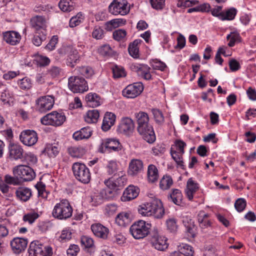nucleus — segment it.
Instances as JSON below:
<instances>
[{"label": "nucleus", "mask_w": 256, "mask_h": 256, "mask_svg": "<svg viewBox=\"0 0 256 256\" xmlns=\"http://www.w3.org/2000/svg\"><path fill=\"white\" fill-rule=\"evenodd\" d=\"M186 142L180 140L175 141L174 144L171 147L170 154L177 164L178 168L182 170L185 169V166L183 162V154L184 153V148L186 146Z\"/></svg>", "instance_id": "4"}, {"label": "nucleus", "mask_w": 256, "mask_h": 256, "mask_svg": "<svg viewBox=\"0 0 256 256\" xmlns=\"http://www.w3.org/2000/svg\"><path fill=\"white\" fill-rule=\"evenodd\" d=\"M92 36L96 40H100L104 36V30L99 26H96L92 32Z\"/></svg>", "instance_id": "61"}, {"label": "nucleus", "mask_w": 256, "mask_h": 256, "mask_svg": "<svg viewBox=\"0 0 256 256\" xmlns=\"http://www.w3.org/2000/svg\"><path fill=\"white\" fill-rule=\"evenodd\" d=\"M68 154L72 158H80L84 154V149L82 147L70 146L68 148Z\"/></svg>", "instance_id": "42"}, {"label": "nucleus", "mask_w": 256, "mask_h": 256, "mask_svg": "<svg viewBox=\"0 0 256 256\" xmlns=\"http://www.w3.org/2000/svg\"><path fill=\"white\" fill-rule=\"evenodd\" d=\"M198 184L193 180L192 178H190L186 184V193L188 198L192 200L194 198V194L198 189Z\"/></svg>", "instance_id": "31"}, {"label": "nucleus", "mask_w": 256, "mask_h": 256, "mask_svg": "<svg viewBox=\"0 0 256 256\" xmlns=\"http://www.w3.org/2000/svg\"><path fill=\"white\" fill-rule=\"evenodd\" d=\"M15 194L17 200L22 202H28L32 196V190L24 186L17 188Z\"/></svg>", "instance_id": "25"}, {"label": "nucleus", "mask_w": 256, "mask_h": 256, "mask_svg": "<svg viewBox=\"0 0 256 256\" xmlns=\"http://www.w3.org/2000/svg\"><path fill=\"white\" fill-rule=\"evenodd\" d=\"M208 214L205 213L204 211H201L198 215V220L200 226L202 228H206L210 226V220H208Z\"/></svg>", "instance_id": "39"}, {"label": "nucleus", "mask_w": 256, "mask_h": 256, "mask_svg": "<svg viewBox=\"0 0 256 256\" xmlns=\"http://www.w3.org/2000/svg\"><path fill=\"white\" fill-rule=\"evenodd\" d=\"M126 32L123 29H118L113 32L112 36L114 40L116 41L122 40L126 36Z\"/></svg>", "instance_id": "59"}, {"label": "nucleus", "mask_w": 256, "mask_h": 256, "mask_svg": "<svg viewBox=\"0 0 256 256\" xmlns=\"http://www.w3.org/2000/svg\"><path fill=\"white\" fill-rule=\"evenodd\" d=\"M116 116L111 112H106L104 117L102 129L104 132H107L114 124Z\"/></svg>", "instance_id": "29"}, {"label": "nucleus", "mask_w": 256, "mask_h": 256, "mask_svg": "<svg viewBox=\"0 0 256 256\" xmlns=\"http://www.w3.org/2000/svg\"><path fill=\"white\" fill-rule=\"evenodd\" d=\"M34 60L36 62L37 64L40 66H46L50 64V62L48 57L39 54H37L35 56Z\"/></svg>", "instance_id": "51"}, {"label": "nucleus", "mask_w": 256, "mask_h": 256, "mask_svg": "<svg viewBox=\"0 0 256 256\" xmlns=\"http://www.w3.org/2000/svg\"><path fill=\"white\" fill-rule=\"evenodd\" d=\"M99 53L104 56H110L112 54V49L108 44H104L98 49Z\"/></svg>", "instance_id": "64"}, {"label": "nucleus", "mask_w": 256, "mask_h": 256, "mask_svg": "<svg viewBox=\"0 0 256 256\" xmlns=\"http://www.w3.org/2000/svg\"><path fill=\"white\" fill-rule=\"evenodd\" d=\"M30 24L34 32H46L45 18L42 16H36L30 20Z\"/></svg>", "instance_id": "21"}, {"label": "nucleus", "mask_w": 256, "mask_h": 256, "mask_svg": "<svg viewBox=\"0 0 256 256\" xmlns=\"http://www.w3.org/2000/svg\"><path fill=\"white\" fill-rule=\"evenodd\" d=\"M148 178L149 182H154L158 180V170L154 164H150L148 168Z\"/></svg>", "instance_id": "36"}, {"label": "nucleus", "mask_w": 256, "mask_h": 256, "mask_svg": "<svg viewBox=\"0 0 256 256\" xmlns=\"http://www.w3.org/2000/svg\"><path fill=\"white\" fill-rule=\"evenodd\" d=\"M22 162L26 163L29 166L36 164L38 162V159L36 155L34 154L28 152L24 154Z\"/></svg>", "instance_id": "46"}, {"label": "nucleus", "mask_w": 256, "mask_h": 256, "mask_svg": "<svg viewBox=\"0 0 256 256\" xmlns=\"http://www.w3.org/2000/svg\"><path fill=\"white\" fill-rule=\"evenodd\" d=\"M106 170L108 174L115 176L118 170L117 162L115 160L108 161L106 166Z\"/></svg>", "instance_id": "47"}, {"label": "nucleus", "mask_w": 256, "mask_h": 256, "mask_svg": "<svg viewBox=\"0 0 256 256\" xmlns=\"http://www.w3.org/2000/svg\"><path fill=\"white\" fill-rule=\"evenodd\" d=\"M142 42L140 39L135 40L133 42L130 44L128 50L130 54L134 58L139 57V48L138 46Z\"/></svg>", "instance_id": "35"}, {"label": "nucleus", "mask_w": 256, "mask_h": 256, "mask_svg": "<svg viewBox=\"0 0 256 256\" xmlns=\"http://www.w3.org/2000/svg\"><path fill=\"white\" fill-rule=\"evenodd\" d=\"M60 146L58 142L48 144L46 145L42 152L50 158L56 157L60 152Z\"/></svg>", "instance_id": "30"}, {"label": "nucleus", "mask_w": 256, "mask_h": 256, "mask_svg": "<svg viewBox=\"0 0 256 256\" xmlns=\"http://www.w3.org/2000/svg\"><path fill=\"white\" fill-rule=\"evenodd\" d=\"M20 142L28 146H32L36 144L38 140L37 132L32 130H24L21 132L20 136Z\"/></svg>", "instance_id": "14"}, {"label": "nucleus", "mask_w": 256, "mask_h": 256, "mask_svg": "<svg viewBox=\"0 0 256 256\" xmlns=\"http://www.w3.org/2000/svg\"><path fill=\"white\" fill-rule=\"evenodd\" d=\"M37 110L40 112H46L51 110L54 104V97L52 96H42L36 100Z\"/></svg>", "instance_id": "17"}, {"label": "nucleus", "mask_w": 256, "mask_h": 256, "mask_svg": "<svg viewBox=\"0 0 256 256\" xmlns=\"http://www.w3.org/2000/svg\"><path fill=\"white\" fill-rule=\"evenodd\" d=\"M36 188L38 191V196L44 198H46L48 194L46 190V185L41 182H40L36 185Z\"/></svg>", "instance_id": "55"}, {"label": "nucleus", "mask_w": 256, "mask_h": 256, "mask_svg": "<svg viewBox=\"0 0 256 256\" xmlns=\"http://www.w3.org/2000/svg\"><path fill=\"white\" fill-rule=\"evenodd\" d=\"M139 188L134 186H129L124 191L122 196V200L130 201L136 198L138 195Z\"/></svg>", "instance_id": "26"}, {"label": "nucleus", "mask_w": 256, "mask_h": 256, "mask_svg": "<svg viewBox=\"0 0 256 256\" xmlns=\"http://www.w3.org/2000/svg\"><path fill=\"white\" fill-rule=\"evenodd\" d=\"M126 182L125 177L121 176H118L116 180L113 178L106 180L104 183L110 189L114 190L116 188L123 187L125 185Z\"/></svg>", "instance_id": "28"}, {"label": "nucleus", "mask_w": 256, "mask_h": 256, "mask_svg": "<svg viewBox=\"0 0 256 256\" xmlns=\"http://www.w3.org/2000/svg\"><path fill=\"white\" fill-rule=\"evenodd\" d=\"M14 176H18L20 183L24 182H30L36 177V173L34 170L29 166L20 164L12 168Z\"/></svg>", "instance_id": "8"}, {"label": "nucleus", "mask_w": 256, "mask_h": 256, "mask_svg": "<svg viewBox=\"0 0 256 256\" xmlns=\"http://www.w3.org/2000/svg\"><path fill=\"white\" fill-rule=\"evenodd\" d=\"M167 241L166 237L158 234H154L151 238L152 246L156 249L160 251H164L168 248V244Z\"/></svg>", "instance_id": "20"}, {"label": "nucleus", "mask_w": 256, "mask_h": 256, "mask_svg": "<svg viewBox=\"0 0 256 256\" xmlns=\"http://www.w3.org/2000/svg\"><path fill=\"white\" fill-rule=\"evenodd\" d=\"M72 170L74 178L82 183L87 184L91 178L89 168L80 162H74L72 166Z\"/></svg>", "instance_id": "6"}, {"label": "nucleus", "mask_w": 256, "mask_h": 256, "mask_svg": "<svg viewBox=\"0 0 256 256\" xmlns=\"http://www.w3.org/2000/svg\"><path fill=\"white\" fill-rule=\"evenodd\" d=\"M80 252V248L78 245L70 244L66 250L68 256H76Z\"/></svg>", "instance_id": "63"}, {"label": "nucleus", "mask_w": 256, "mask_h": 256, "mask_svg": "<svg viewBox=\"0 0 256 256\" xmlns=\"http://www.w3.org/2000/svg\"><path fill=\"white\" fill-rule=\"evenodd\" d=\"M108 10L113 15L124 16L129 12L130 8L126 0H114L108 6Z\"/></svg>", "instance_id": "13"}, {"label": "nucleus", "mask_w": 256, "mask_h": 256, "mask_svg": "<svg viewBox=\"0 0 256 256\" xmlns=\"http://www.w3.org/2000/svg\"><path fill=\"white\" fill-rule=\"evenodd\" d=\"M227 40H229L228 46L230 47H233L236 42H240L241 41V37L237 32H231L226 36Z\"/></svg>", "instance_id": "45"}, {"label": "nucleus", "mask_w": 256, "mask_h": 256, "mask_svg": "<svg viewBox=\"0 0 256 256\" xmlns=\"http://www.w3.org/2000/svg\"><path fill=\"white\" fill-rule=\"evenodd\" d=\"M143 168L144 164L142 160L132 159L129 163L128 173L132 176H136L142 171Z\"/></svg>", "instance_id": "24"}, {"label": "nucleus", "mask_w": 256, "mask_h": 256, "mask_svg": "<svg viewBox=\"0 0 256 256\" xmlns=\"http://www.w3.org/2000/svg\"><path fill=\"white\" fill-rule=\"evenodd\" d=\"M46 32H34L32 42L36 46H39L42 44V42L46 40Z\"/></svg>", "instance_id": "40"}, {"label": "nucleus", "mask_w": 256, "mask_h": 256, "mask_svg": "<svg viewBox=\"0 0 256 256\" xmlns=\"http://www.w3.org/2000/svg\"><path fill=\"white\" fill-rule=\"evenodd\" d=\"M85 99L87 106L92 108L97 107L102 103L100 96L96 93L90 92L87 94Z\"/></svg>", "instance_id": "33"}, {"label": "nucleus", "mask_w": 256, "mask_h": 256, "mask_svg": "<svg viewBox=\"0 0 256 256\" xmlns=\"http://www.w3.org/2000/svg\"><path fill=\"white\" fill-rule=\"evenodd\" d=\"M130 68L144 80H148L152 79L150 72V68L147 64L133 63L131 64Z\"/></svg>", "instance_id": "18"}, {"label": "nucleus", "mask_w": 256, "mask_h": 256, "mask_svg": "<svg viewBox=\"0 0 256 256\" xmlns=\"http://www.w3.org/2000/svg\"><path fill=\"white\" fill-rule=\"evenodd\" d=\"M246 202L244 198H238L234 203V208L239 212H242L246 208Z\"/></svg>", "instance_id": "58"}, {"label": "nucleus", "mask_w": 256, "mask_h": 256, "mask_svg": "<svg viewBox=\"0 0 256 256\" xmlns=\"http://www.w3.org/2000/svg\"><path fill=\"white\" fill-rule=\"evenodd\" d=\"M73 208L66 199H62L56 204L52 211V216L59 220H66L72 214Z\"/></svg>", "instance_id": "3"}, {"label": "nucleus", "mask_w": 256, "mask_h": 256, "mask_svg": "<svg viewBox=\"0 0 256 256\" xmlns=\"http://www.w3.org/2000/svg\"><path fill=\"white\" fill-rule=\"evenodd\" d=\"M112 72L114 78H123L126 76V71L122 66H116L112 68Z\"/></svg>", "instance_id": "56"}, {"label": "nucleus", "mask_w": 256, "mask_h": 256, "mask_svg": "<svg viewBox=\"0 0 256 256\" xmlns=\"http://www.w3.org/2000/svg\"><path fill=\"white\" fill-rule=\"evenodd\" d=\"M100 116V113L97 110H89L84 116L85 121L88 124L96 123Z\"/></svg>", "instance_id": "37"}, {"label": "nucleus", "mask_w": 256, "mask_h": 256, "mask_svg": "<svg viewBox=\"0 0 256 256\" xmlns=\"http://www.w3.org/2000/svg\"><path fill=\"white\" fill-rule=\"evenodd\" d=\"M180 252L186 256H192L194 253L193 248L186 244H181L178 246Z\"/></svg>", "instance_id": "44"}, {"label": "nucleus", "mask_w": 256, "mask_h": 256, "mask_svg": "<svg viewBox=\"0 0 256 256\" xmlns=\"http://www.w3.org/2000/svg\"><path fill=\"white\" fill-rule=\"evenodd\" d=\"M122 150V145L118 140L116 138L102 139L98 147V152L102 154L119 152Z\"/></svg>", "instance_id": "9"}, {"label": "nucleus", "mask_w": 256, "mask_h": 256, "mask_svg": "<svg viewBox=\"0 0 256 256\" xmlns=\"http://www.w3.org/2000/svg\"><path fill=\"white\" fill-rule=\"evenodd\" d=\"M152 112L156 122L159 125L163 124L164 122V118L162 112L158 108H152Z\"/></svg>", "instance_id": "49"}, {"label": "nucleus", "mask_w": 256, "mask_h": 256, "mask_svg": "<svg viewBox=\"0 0 256 256\" xmlns=\"http://www.w3.org/2000/svg\"><path fill=\"white\" fill-rule=\"evenodd\" d=\"M138 124L136 130L142 138L148 144L154 143L156 136L152 126L149 124V117L147 113L139 112L134 114Z\"/></svg>", "instance_id": "1"}, {"label": "nucleus", "mask_w": 256, "mask_h": 256, "mask_svg": "<svg viewBox=\"0 0 256 256\" xmlns=\"http://www.w3.org/2000/svg\"><path fill=\"white\" fill-rule=\"evenodd\" d=\"M18 85L20 88L24 90H28L32 86V82L30 78L25 77L22 79L20 80L18 82Z\"/></svg>", "instance_id": "57"}, {"label": "nucleus", "mask_w": 256, "mask_h": 256, "mask_svg": "<svg viewBox=\"0 0 256 256\" xmlns=\"http://www.w3.org/2000/svg\"><path fill=\"white\" fill-rule=\"evenodd\" d=\"M91 230L94 234L98 238H106L108 230L100 224H94L91 226Z\"/></svg>", "instance_id": "32"}, {"label": "nucleus", "mask_w": 256, "mask_h": 256, "mask_svg": "<svg viewBox=\"0 0 256 256\" xmlns=\"http://www.w3.org/2000/svg\"><path fill=\"white\" fill-rule=\"evenodd\" d=\"M150 228V224L143 220H138L130 226V232L135 239H141L148 234Z\"/></svg>", "instance_id": "5"}, {"label": "nucleus", "mask_w": 256, "mask_h": 256, "mask_svg": "<svg viewBox=\"0 0 256 256\" xmlns=\"http://www.w3.org/2000/svg\"><path fill=\"white\" fill-rule=\"evenodd\" d=\"M134 128V124L133 120L129 117H123L121 118L117 131L126 136H130L132 134Z\"/></svg>", "instance_id": "16"}, {"label": "nucleus", "mask_w": 256, "mask_h": 256, "mask_svg": "<svg viewBox=\"0 0 256 256\" xmlns=\"http://www.w3.org/2000/svg\"><path fill=\"white\" fill-rule=\"evenodd\" d=\"M58 53L62 56L67 55L66 64L71 68H74L79 62L80 55L76 50L72 46H63L60 48Z\"/></svg>", "instance_id": "12"}, {"label": "nucleus", "mask_w": 256, "mask_h": 256, "mask_svg": "<svg viewBox=\"0 0 256 256\" xmlns=\"http://www.w3.org/2000/svg\"><path fill=\"white\" fill-rule=\"evenodd\" d=\"M68 87L74 93H83L88 90L87 82L83 77L79 76L70 77Z\"/></svg>", "instance_id": "10"}, {"label": "nucleus", "mask_w": 256, "mask_h": 256, "mask_svg": "<svg viewBox=\"0 0 256 256\" xmlns=\"http://www.w3.org/2000/svg\"><path fill=\"white\" fill-rule=\"evenodd\" d=\"M132 215L130 212H122L118 214L116 218V222L121 226L128 225L132 220Z\"/></svg>", "instance_id": "27"}, {"label": "nucleus", "mask_w": 256, "mask_h": 256, "mask_svg": "<svg viewBox=\"0 0 256 256\" xmlns=\"http://www.w3.org/2000/svg\"><path fill=\"white\" fill-rule=\"evenodd\" d=\"M173 184L172 178L170 176H165L160 181V186L162 189H168Z\"/></svg>", "instance_id": "50"}, {"label": "nucleus", "mask_w": 256, "mask_h": 256, "mask_svg": "<svg viewBox=\"0 0 256 256\" xmlns=\"http://www.w3.org/2000/svg\"><path fill=\"white\" fill-rule=\"evenodd\" d=\"M28 256H52V247L45 246L40 241L34 240L30 243L28 248Z\"/></svg>", "instance_id": "7"}, {"label": "nucleus", "mask_w": 256, "mask_h": 256, "mask_svg": "<svg viewBox=\"0 0 256 256\" xmlns=\"http://www.w3.org/2000/svg\"><path fill=\"white\" fill-rule=\"evenodd\" d=\"M92 130L89 126L84 127L73 134L72 137L76 140L88 138L92 134Z\"/></svg>", "instance_id": "34"}, {"label": "nucleus", "mask_w": 256, "mask_h": 256, "mask_svg": "<svg viewBox=\"0 0 256 256\" xmlns=\"http://www.w3.org/2000/svg\"><path fill=\"white\" fill-rule=\"evenodd\" d=\"M3 40L11 46H16L20 43L22 37L20 34L15 30H8L2 32Z\"/></svg>", "instance_id": "19"}, {"label": "nucleus", "mask_w": 256, "mask_h": 256, "mask_svg": "<svg viewBox=\"0 0 256 256\" xmlns=\"http://www.w3.org/2000/svg\"><path fill=\"white\" fill-rule=\"evenodd\" d=\"M4 182L8 184L13 186H18L21 184L18 176H12L10 174H6L4 176Z\"/></svg>", "instance_id": "53"}, {"label": "nucleus", "mask_w": 256, "mask_h": 256, "mask_svg": "<svg viewBox=\"0 0 256 256\" xmlns=\"http://www.w3.org/2000/svg\"><path fill=\"white\" fill-rule=\"evenodd\" d=\"M58 6L63 12H70L74 8L73 2L71 0H60Z\"/></svg>", "instance_id": "48"}, {"label": "nucleus", "mask_w": 256, "mask_h": 256, "mask_svg": "<svg viewBox=\"0 0 256 256\" xmlns=\"http://www.w3.org/2000/svg\"><path fill=\"white\" fill-rule=\"evenodd\" d=\"M8 157L11 160H22L24 150L19 144H10L8 146Z\"/></svg>", "instance_id": "22"}, {"label": "nucleus", "mask_w": 256, "mask_h": 256, "mask_svg": "<svg viewBox=\"0 0 256 256\" xmlns=\"http://www.w3.org/2000/svg\"><path fill=\"white\" fill-rule=\"evenodd\" d=\"M66 117L64 112L52 111L41 118V122L44 125L58 126L65 122Z\"/></svg>", "instance_id": "11"}, {"label": "nucleus", "mask_w": 256, "mask_h": 256, "mask_svg": "<svg viewBox=\"0 0 256 256\" xmlns=\"http://www.w3.org/2000/svg\"><path fill=\"white\" fill-rule=\"evenodd\" d=\"M138 213L142 216H154L160 218L164 214V210L160 200L155 199L151 202H145L139 206Z\"/></svg>", "instance_id": "2"}, {"label": "nucleus", "mask_w": 256, "mask_h": 256, "mask_svg": "<svg viewBox=\"0 0 256 256\" xmlns=\"http://www.w3.org/2000/svg\"><path fill=\"white\" fill-rule=\"evenodd\" d=\"M78 73L86 78H92L94 74V70L89 66H82L78 68Z\"/></svg>", "instance_id": "43"}, {"label": "nucleus", "mask_w": 256, "mask_h": 256, "mask_svg": "<svg viewBox=\"0 0 256 256\" xmlns=\"http://www.w3.org/2000/svg\"><path fill=\"white\" fill-rule=\"evenodd\" d=\"M238 10L234 8H230L223 11V14L222 20H233L237 14Z\"/></svg>", "instance_id": "41"}, {"label": "nucleus", "mask_w": 256, "mask_h": 256, "mask_svg": "<svg viewBox=\"0 0 256 256\" xmlns=\"http://www.w3.org/2000/svg\"><path fill=\"white\" fill-rule=\"evenodd\" d=\"M144 90L142 82H134L128 85L122 91V96L128 98H134L138 96Z\"/></svg>", "instance_id": "15"}, {"label": "nucleus", "mask_w": 256, "mask_h": 256, "mask_svg": "<svg viewBox=\"0 0 256 256\" xmlns=\"http://www.w3.org/2000/svg\"><path fill=\"white\" fill-rule=\"evenodd\" d=\"M28 242L27 239L16 237L10 241V244L14 253L20 254L26 249Z\"/></svg>", "instance_id": "23"}, {"label": "nucleus", "mask_w": 256, "mask_h": 256, "mask_svg": "<svg viewBox=\"0 0 256 256\" xmlns=\"http://www.w3.org/2000/svg\"><path fill=\"white\" fill-rule=\"evenodd\" d=\"M39 216L36 212H30L24 215L23 220L24 222H28L30 224L33 223Z\"/></svg>", "instance_id": "60"}, {"label": "nucleus", "mask_w": 256, "mask_h": 256, "mask_svg": "<svg viewBox=\"0 0 256 256\" xmlns=\"http://www.w3.org/2000/svg\"><path fill=\"white\" fill-rule=\"evenodd\" d=\"M182 195L180 190L174 189L168 196V200L174 204L180 206L182 204Z\"/></svg>", "instance_id": "38"}, {"label": "nucleus", "mask_w": 256, "mask_h": 256, "mask_svg": "<svg viewBox=\"0 0 256 256\" xmlns=\"http://www.w3.org/2000/svg\"><path fill=\"white\" fill-rule=\"evenodd\" d=\"M150 64L154 70L164 71L166 68V64L158 59L152 60Z\"/></svg>", "instance_id": "54"}, {"label": "nucleus", "mask_w": 256, "mask_h": 256, "mask_svg": "<svg viewBox=\"0 0 256 256\" xmlns=\"http://www.w3.org/2000/svg\"><path fill=\"white\" fill-rule=\"evenodd\" d=\"M80 243L84 248H92L94 246L93 239L88 236H83L81 237Z\"/></svg>", "instance_id": "52"}, {"label": "nucleus", "mask_w": 256, "mask_h": 256, "mask_svg": "<svg viewBox=\"0 0 256 256\" xmlns=\"http://www.w3.org/2000/svg\"><path fill=\"white\" fill-rule=\"evenodd\" d=\"M152 153L155 156L162 154L166 151L164 145L163 144H157L152 148Z\"/></svg>", "instance_id": "62"}]
</instances>
